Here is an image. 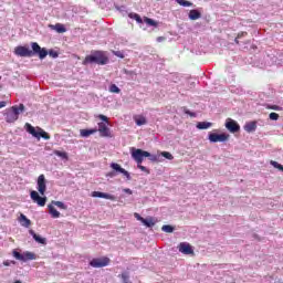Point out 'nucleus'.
Wrapping results in <instances>:
<instances>
[{
	"mask_svg": "<svg viewBox=\"0 0 283 283\" xmlns=\"http://www.w3.org/2000/svg\"><path fill=\"white\" fill-rule=\"evenodd\" d=\"M31 200L36 203L38 207H45V202H48V197H40L39 192L32 190L30 192Z\"/></svg>",
	"mask_w": 283,
	"mask_h": 283,
	"instance_id": "10",
	"label": "nucleus"
},
{
	"mask_svg": "<svg viewBox=\"0 0 283 283\" xmlns=\"http://www.w3.org/2000/svg\"><path fill=\"white\" fill-rule=\"evenodd\" d=\"M161 156L164 158H167V160H174V155H171V153H169V151H163Z\"/></svg>",
	"mask_w": 283,
	"mask_h": 283,
	"instance_id": "37",
	"label": "nucleus"
},
{
	"mask_svg": "<svg viewBox=\"0 0 283 283\" xmlns=\"http://www.w3.org/2000/svg\"><path fill=\"white\" fill-rule=\"evenodd\" d=\"M122 174H123V176H125L127 178V180H132V175H129V171L124 169V170H122Z\"/></svg>",
	"mask_w": 283,
	"mask_h": 283,
	"instance_id": "42",
	"label": "nucleus"
},
{
	"mask_svg": "<svg viewBox=\"0 0 283 283\" xmlns=\"http://www.w3.org/2000/svg\"><path fill=\"white\" fill-rule=\"evenodd\" d=\"M135 218L139 220V222H143V220H145V218L140 217V214L138 213H135Z\"/></svg>",
	"mask_w": 283,
	"mask_h": 283,
	"instance_id": "45",
	"label": "nucleus"
},
{
	"mask_svg": "<svg viewBox=\"0 0 283 283\" xmlns=\"http://www.w3.org/2000/svg\"><path fill=\"white\" fill-rule=\"evenodd\" d=\"M200 17H202V13H200V11H198L196 9L190 10V12H189L190 21H198V19H200Z\"/></svg>",
	"mask_w": 283,
	"mask_h": 283,
	"instance_id": "20",
	"label": "nucleus"
},
{
	"mask_svg": "<svg viewBox=\"0 0 283 283\" xmlns=\"http://www.w3.org/2000/svg\"><path fill=\"white\" fill-rule=\"evenodd\" d=\"M128 17H129V19H135V21H137V23H143V18H140V15L138 13H129Z\"/></svg>",
	"mask_w": 283,
	"mask_h": 283,
	"instance_id": "30",
	"label": "nucleus"
},
{
	"mask_svg": "<svg viewBox=\"0 0 283 283\" xmlns=\"http://www.w3.org/2000/svg\"><path fill=\"white\" fill-rule=\"evenodd\" d=\"M130 156L137 165H143V160H145V158H150L151 154L140 148H132Z\"/></svg>",
	"mask_w": 283,
	"mask_h": 283,
	"instance_id": "4",
	"label": "nucleus"
},
{
	"mask_svg": "<svg viewBox=\"0 0 283 283\" xmlns=\"http://www.w3.org/2000/svg\"><path fill=\"white\" fill-rule=\"evenodd\" d=\"M249 33L247 31H242V32H239L237 38L234 39V43L237 45H240V39H242V36H247Z\"/></svg>",
	"mask_w": 283,
	"mask_h": 283,
	"instance_id": "29",
	"label": "nucleus"
},
{
	"mask_svg": "<svg viewBox=\"0 0 283 283\" xmlns=\"http://www.w3.org/2000/svg\"><path fill=\"white\" fill-rule=\"evenodd\" d=\"M10 264H17L14 261H3V266H10Z\"/></svg>",
	"mask_w": 283,
	"mask_h": 283,
	"instance_id": "43",
	"label": "nucleus"
},
{
	"mask_svg": "<svg viewBox=\"0 0 283 283\" xmlns=\"http://www.w3.org/2000/svg\"><path fill=\"white\" fill-rule=\"evenodd\" d=\"M138 169H140V171H145V174H149V169H147V167L142 166V164H137Z\"/></svg>",
	"mask_w": 283,
	"mask_h": 283,
	"instance_id": "40",
	"label": "nucleus"
},
{
	"mask_svg": "<svg viewBox=\"0 0 283 283\" xmlns=\"http://www.w3.org/2000/svg\"><path fill=\"white\" fill-rule=\"evenodd\" d=\"M109 262L111 260L107 256L96 258L90 262V266L93 269H103L104 266H109Z\"/></svg>",
	"mask_w": 283,
	"mask_h": 283,
	"instance_id": "8",
	"label": "nucleus"
},
{
	"mask_svg": "<svg viewBox=\"0 0 283 283\" xmlns=\"http://www.w3.org/2000/svg\"><path fill=\"white\" fill-rule=\"evenodd\" d=\"M142 223L145 224V227L151 228L156 224V221H154V218H147V219H142Z\"/></svg>",
	"mask_w": 283,
	"mask_h": 283,
	"instance_id": "24",
	"label": "nucleus"
},
{
	"mask_svg": "<svg viewBox=\"0 0 283 283\" xmlns=\"http://www.w3.org/2000/svg\"><path fill=\"white\" fill-rule=\"evenodd\" d=\"M18 222L21 224V227H24L25 229H30V227H32V221L28 219V217H25V214L23 213H20Z\"/></svg>",
	"mask_w": 283,
	"mask_h": 283,
	"instance_id": "16",
	"label": "nucleus"
},
{
	"mask_svg": "<svg viewBox=\"0 0 283 283\" xmlns=\"http://www.w3.org/2000/svg\"><path fill=\"white\" fill-rule=\"evenodd\" d=\"M161 231H164L165 233H174V227L169 224L163 226Z\"/></svg>",
	"mask_w": 283,
	"mask_h": 283,
	"instance_id": "34",
	"label": "nucleus"
},
{
	"mask_svg": "<svg viewBox=\"0 0 283 283\" xmlns=\"http://www.w3.org/2000/svg\"><path fill=\"white\" fill-rule=\"evenodd\" d=\"M185 114H188V116H196V113H192L187 108H185Z\"/></svg>",
	"mask_w": 283,
	"mask_h": 283,
	"instance_id": "44",
	"label": "nucleus"
},
{
	"mask_svg": "<svg viewBox=\"0 0 283 283\" xmlns=\"http://www.w3.org/2000/svg\"><path fill=\"white\" fill-rule=\"evenodd\" d=\"M145 23H147V25H151L153 28H158V22H156L154 19L151 18H144Z\"/></svg>",
	"mask_w": 283,
	"mask_h": 283,
	"instance_id": "26",
	"label": "nucleus"
},
{
	"mask_svg": "<svg viewBox=\"0 0 283 283\" xmlns=\"http://www.w3.org/2000/svg\"><path fill=\"white\" fill-rule=\"evenodd\" d=\"M38 191L41 196H45V191H48L45 175H40L38 177Z\"/></svg>",
	"mask_w": 283,
	"mask_h": 283,
	"instance_id": "13",
	"label": "nucleus"
},
{
	"mask_svg": "<svg viewBox=\"0 0 283 283\" xmlns=\"http://www.w3.org/2000/svg\"><path fill=\"white\" fill-rule=\"evenodd\" d=\"M226 129H228V132L231 134H235L240 132V124H238V122L234 119L228 118L226 122Z\"/></svg>",
	"mask_w": 283,
	"mask_h": 283,
	"instance_id": "12",
	"label": "nucleus"
},
{
	"mask_svg": "<svg viewBox=\"0 0 283 283\" xmlns=\"http://www.w3.org/2000/svg\"><path fill=\"white\" fill-rule=\"evenodd\" d=\"M150 160H151L153 163H156V160H158V158H157L156 156H153V157L150 158Z\"/></svg>",
	"mask_w": 283,
	"mask_h": 283,
	"instance_id": "51",
	"label": "nucleus"
},
{
	"mask_svg": "<svg viewBox=\"0 0 283 283\" xmlns=\"http://www.w3.org/2000/svg\"><path fill=\"white\" fill-rule=\"evenodd\" d=\"M109 92H111L112 94H120V88H119L116 84H112V85L109 86Z\"/></svg>",
	"mask_w": 283,
	"mask_h": 283,
	"instance_id": "32",
	"label": "nucleus"
},
{
	"mask_svg": "<svg viewBox=\"0 0 283 283\" xmlns=\"http://www.w3.org/2000/svg\"><path fill=\"white\" fill-rule=\"evenodd\" d=\"M12 255L13 258H15V260H20V262H28V260H36V254L28 251L21 254V252L13 250Z\"/></svg>",
	"mask_w": 283,
	"mask_h": 283,
	"instance_id": "7",
	"label": "nucleus"
},
{
	"mask_svg": "<svg viewBox=\"0 0 283 283\" xmlns=\"http://www.w3.org/2000/svg\"><path fill=\"white\" fill-rule=\"evenodd\" d=\"M52 30H55L59 34H64V32H67V29H65V25L62 23H56L55 25H51Z\"/></svg>",
	"mask_w": 283,
	"mask_h": 283,
	"instance_id": "22",
	"label": "nucleus"
},
{
	"mask_svg": "<svg viewBox=\"0 0 283 283\" xmlns=\"http://www.w3.org/2000/svg\"><path fill=\"white\" fill-rule=\"evenodd\" d=\"M179 252L184 253V255H191L193 254V248H191V244L181 242L178 247Z\"/></svg>",
	"mask_w": 283,
	"mask_h": 283,
	"instance_id": "14",
	"label": "nucleus"
},
{
	"mask_svg": "<svg viewBox=\"0 0 283 283\" xmlns=\"http://www.w3.org/2000/svg\"><path fill=\"white\" fill-rule=\"evenodd\" d=\"M54 155L59 156L60 158H63L64 160H67V153L65 151L54 150Z\"/></svg>",
	"mask_w": 283,
	"mask_h": 283,
	"instance_id": "33",
	"label": "nucleus"
},
{
	"mask_svg": "<svg viewBox=\"0 0 283 283\" xmlns=\"http://www.w3.org/2000/svg\"><path fill=\"white\" fill-rule=\"evenodd\" d=\"M230 135L227 133H222V134H216V133H211L209 134L208 139L210 140V143H227V140H229Z\"/></svg>",
	"mask_w": 283,
	"mask_h": 283,
	"instance_id": "9",
	"label": "nucleus"
},
{
	"mask_svg": "<svg viewBox=\"0 0 283 283\" xmlns=\"http://www.w3.org/2000/svg\"><path fill=\"white\" fill-rule=\"evenodd\" d=\"M115 56H118L119 59H125V55H123V53L120 52H115Z\"/></svg>",
	"mask_w": 283,
	"mask_h": 283,
	"instance_id": "46",
	"label": "nucleus"
},
{
	"mask_svg": "<svg viewBox=\"0 0 283 283\" xmlns=\"http://www.w3.org/2000/svg\"><path fill=\"white\" fill-rule=\"evenodd\" d=\"M14 54L15 56L28 57V59L34 56L33 50H30V48L23 46V45L15 46Z\"/></svg>",
	"mask_w": 283,
	"mask_h": 283,
	"instance_id": "6",
	"label": "nucleus"
},
{
	"mask_svg": "<svg viewBox=\"0 0 283 283\" xmlns=\"http://www.w3.org/2000/svg\"><path fill=\"white\" fill-rule=\"evenodd\" d=\"M211 123H209V122H199L198 124H197V128L198 129H209V127H211Z\"/></svg>",
	"mask_w": 283,
	"mask_h": 283,
	"instance_id": "25",
	"label": "nucleus"
},
{
	"mask_svg": "<svg viewBox=\"0 0 283 283\" xmlns=\"http://www.w3.org/2000/svg\"><path fill=\"white\" fill-rule=\"evenodd\" d=\"M107 176H108L109 178H114V176H116V174H114V172H108Z\"/></svg>",
	"mask_w": 283,
	"mask_h": 283,
	"instance_id": "48",
	"label": "nucleus"
},
{
	"mask_svg": "<svg viewBox=\"0 0 283 283\" xmlns=\"http://www.w3.org/2000/svg\"><path fill=\"white\" fill-rule=\"evenodd\" d=\"M157 41L160 43V41H165V36L157 38Z\"/></svg>",
	"mask_w": 283,
	"mask_h": 283,
	"instance_id": "49",
	"label": "nucleus"
},
{
	"mask_svg": "<svg viewBox=\"0 0 283 283\" xmlns=\"http://www.w3.org/2000/svg\"><path fill=\"white\" fill-rule=\"evenodd\" d=\"M98 132V128H91V129H81L80 135L82 138H88V136H92V134H96Z\"/></svg>",
	"mask_w": 283,
	"mask_h": 283,
	"instance_id": "17",
	"label": "nucleus"
},
{
	"mask_svg": "<svg viewBox=\"0 0 283 283\" xmlns=\"http://www.w3.org/2000/svg\"><path fill=\"white\" fill-rule=\"evenodd\" d=\"M97 118H99V120H103L97 124L98 125L97 132L99 133L102 138H111L112 133L109 132V127H107V125H109V118H107V116L103 114L97 115Z\"/></svg>",
	"mask_w": 283,
	"mask_h": 283,
	"instance_id": "2",
	"label": "nucleus"
},
{
	"mask_svg": "<svg viewBox=\"0 0 283 283\" xmlns=\"http://www.w3.org/2000/svg\"><path fill=\"white\" fill-rule=\"evenodd\" d=\"M14 283H21V281H15Z\"/></svg>",
	"mask_w": 283,
	"mask_h": 283,
	"instance_id": "52",
	"label": "nucleus"
},
{
	"mask_svg": "<svg viewBox=\"0 0 283 283\" xmlns=\"http://www.w3.org/2000/svg\"><path fill=\"white\" fill-rule=\"evenodd\" d=\"M25 112V106L20 104L19 106H12L6 113V120L7 123H14L19 120V114Z\"/></svg>",
	"mask_w": 283,
	"mask_h": 283,
	"instance_id": "3",
	"label": "nucleus"
},
{
	"mask_svg": "<svg viewBox=\"0 0 283 283\" xmlns=\"http://www.w3.org/2000/svg\"><path fill=\"white\" fill-rule=\"evenodd\" d=\"M134 120H135L136 125H138V127H140L143 125H147V118L143 115H135Z\"/></svg>",
	"mask_w": 283,
	"mask_h": 283,
	"instance_id": "18",
	"label": "nucleus"
},
{
	"mask_svg": "<svg viewBox=\"0 0 283 283\" xmlns=\"http://www.w3.org/2000/svg\"><path fill=\"white\" fill-rule=\"evenodd\" d=\"M53 207H57L59 209H63L64 211L67 210V207L62 201H51Z\"/></svg>",
	"mask_w": 283,
	"mask_h": 283,
	"instance_id": "28",
	"label": "nucleus"
},
{
	"mask_svg": "<svg viewBox=\"0 0 283 283\" xmlns=\"http://www.w3.org/2000/svg\"><path fill=\"white\" fill-rule=\"evenodd\" d=\"M270 164L272 165V167H274L275 169H279V171H283V166L281 164H279L277 161L271 160Z\"/></svg>",
	"mask_w": 283,
	"mask_h": 283,
	"instance_id": "36",
	"label": "nucleus"
},
{
	"mask_svg": "<svg viewBox=\"0 0 283 283\" xmlns=\"http://www.w3.org/2000/svg\"><path fill=\"white\" fill-rule=\"evenodd\" d=\"M31 48L33 50V55L39 54V59L43 60V59H45V56H48V50L41 49L39 43L32 42Z\"/></svg>",
	"mask_w": 283,
	"mask_h": 283,
	"instance_id": "11",
	"label": "nucleus"
},
{
	"mask_svg": "<svg viewBox=\"0 0 283 283\" xmlns=\"http://www.w3.org/2000/svg\"><path fill=\"white\" fill-rule=\"evenodd\" d=\"M244 129L248 132V134H251L258 129V124L255 122H249L244 125Z\"/></svg>",
	"mask_w": 283,
	"mask_h": 283,
	"instance_id": "21",
	"label": "nucleus"
},
{
	"mask_svg": "<svg viewBox=\"0 0 283 283\" xmlns=\"http://www.w3.org/2000/svg\"><path fill=\"white\" fill-rule=\"evenodd\" d=\"M266 109H274L275 112H280V106H277V105H268Z\"/></svg>",
	"mask_w": 283,
	"mask_h": 283,
	"instance_id": "41",
	"label": "nucleus"
},
{
	"mask_svg": "<svg viewBox=\"0 0 283 283\" xmlns=\"http://www.w3.org/2000/svg\"><path fill=\"white\" fill-rule=\"evenodd\" d=\"M269 118H270V120H277L280 118V114L270 113Z\"/></svg>",
	"mask_w": 283,
	"mask_h": 283,
	"instance_id": "38",
	"label": "nucleus"
},
{
	"mask_svg": "<svg viewBox=\"0 0 283 283\" xmlns=\"http://www.w3.org/2000/svg\"><path fill=\"white\" fill-rule=\"evenodd\" d=\"M96 63L97 65H107L109 63V56L105 51H93L92 54L86 55L82 62V65H90Z\"/></svg>",
	"mask_w": 283,
	"mask_h": 283,
	"instance_id": "1",
	"label": "nucleus"
},
{
	"mask_svg": "<svg viewBox=\"0 0 283 283\" xmlns=\"http://www.w3.org/2000/svg\"><path fill=\"white\" fill-rule=\"evenodd\" d=\"M29 233L30 235H32L35 242H39V244H45V239L38 235L36 232H34V230H30Z\"/></svg>",
	"mask_w": 283,
	"mask_h": 283,
	"instance_id": "23",
	"label": "nucleus"
},
{
	"mask_svg": "<svg viewBox=\"0 0 283 283\" xmlns=\"http://www.w3.org/2000/svg\"><path fill=\"white\" fill-rule=\"evenodd\" d=\"M111 168L114 169V171H118L119 174H123V170L125 169V168L120 167V165H118L116 163L111 164Z\"/></svg>",
	"mask_w": 283,
	"mask_h": 283,
	"instance_id": "31",
	"label": "nucleus"
},
{
	"mask_svg": "<svg viewBox=\"0 0 283 283\" xmlns=\"http://www.w3.org/2000/svg\"><path fill=\"white\" fill-rule=\"evenodd\" d=\"M6 107V102H0V109Z\"/></svg>",
	"mask_w": 283,
	"mask_h": 283,
	"instance_id": "50",
	"label": "nucleus"
},
{
	"mask_svg": "<svg viewBox=\"0 0 283 283\" xmlns=\"http://www.w3.org/2000/svg\"><path fill=\"white\" fill-rule=\"evenodd\" d=\"M27 132L29 134H32L34 138H44V140H50V134L45 133V130H43L42 128L38 127V130H36L34 126L27 124Z\"/></svg>",
	"mask_w": 283,
	"mask_h": 283,
	"instance_id": "5",
	"label": "nucleus"
},
{
	"mask_svg": "<svg viewBox=\"0 0 283 283\" xmlns=\"http://www.w3.org/2000/svg\"><path fill=\"white\" fill-rule=\"evenodd\" d=\"M49 56H51L52 59H59V52H56L54 50H50Z\"/></svg>",
	"mask_w": 283,
	"mask_h": 283,
	"instance_id": "39",
	"label": "nucleus"
},
{
	"mask_svg": "<svg viewBox=\"0 0 283 283\" xmlns=\"http://www.w3.org/2000/svg\"><path fill=\"white\" fill-rule=\"evenodd\" d=\"M124 191H125V193H128L129 196H132V189H129V188H126V189H124Z\"/></svg>",
	"mask_w": 283,
	"mask_h": 283,
	"instance_id": "47",
	"label": "nucleus"
},
{
	"mask_svg": "<svg viewBox=\"0 0 283 283\" xmlns=\"http://www.w3.org/2000/svg\"><path fill=\"white\" fill-rule=\"evenodd\" d=\"M119 277H122L124 283H132V280H129V273L127 272L122 273Z\"/></svg>",
	"mask_w": 283,
	"mask_h": 283,
	"instance_id": "35",
	"label": "nucleus"
},
{
	"mask_svg": "<svg viewBox=\"0 0 283 283\" xmlns=\"http://www.w3.org/2000/svg\"><path fill=\"white\" fill-rule=\"evenodd\" d=\"M92 198H104L105 200H116V196L106 193V192H101V191H93L92 192Z\"/></svg>",
	"mask_w": 283,
	"mask_h": 283,
	"instance_id": "15",
	"label": "nucleus"
},
{
	"mask_svg": "<svg viewBox=\"0 0 283 283\" xmlns=\"http://www.w3.org/2000/svg\"><path fill=\"white\" fill-rule=\"evenodd\" d=\"M179 6H182L184 8H191L193 6L192 2L189 0H176Z\"/></svg>",
	"mask_w": 283,
	"mask_h": 283,
	"instance_id": "27",
	"label": "nucleus"
},
{
	"mask_svg": "<svg viewBox=\"0 0 283 283\" xmlns=\"http://www.w3.org/2000/svg\"><path fill=\"white\" fill-rule=\"evenodd\" d=\"M48 209H49V213L52 218H61V212L57 211L56 208H54V206L52 203H50L48 206Z\"/></svg>",
	"mask_w": 283,
	"mask_h": 283,
	"instance_id": "19",
	"label": "nucleus"
}]
</instances>
